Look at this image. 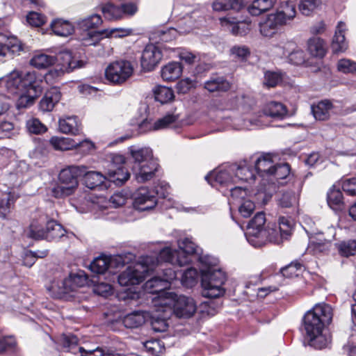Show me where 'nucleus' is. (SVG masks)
<instances>
[{"label":"nucleus","mask_w":356,"mask_h":356,"mask_svg":"<svg viewBox=\"0 0 356 356\" xmlns=\"http://www.w3.org/2000/svg\"><path fill=\"white\" fill-rule=\"evenodd\" d=\"M5 87L11 94L27 92L31 89L39 91L43 77L35 71L26 73L15 69L4 77Z\"/></svg>","instance_id":"obj_3"},{"label":"nucleus","mask_w":356,"mask_h":356,"mask_svg":"<svg viewBox=\"0 0 356 356\" xmlns=\"http://www.w3.org/2000/svg\"><path fill=\"white\" fill-rule=\"evenodd\" d=\"M156 302L157 300L154 302L155 309L150 314L152 328L156 332H165L168 327L167 319L172 315V310L169 307L161 306Z\"/></svg>","instance_id":"obj_16"},{"label":"nucleus","mask_w":356,"mask_h":356,"mask_svg":"<svg viewBox=\"0 0 356 356\" xmlns=\"http://www.w3.org/2000/svg\"><path fill=\"white\" fill-rule=\"evenodd\" d=\"M321 4V0H301L299 3V10L302 15L308 16L320 8Z\"/></svg>","instance_id":"obj_59"},{"label":"nucleus","mask_w":356,"mask_h":356,"mask_svg":"<svg viewBox=\"0 0 356 356\" xmlns=\"http://www.w3.org/2000/svg\"><path fill=\"white\" fill-rule=\"evenodd\" d=\"M337 247L340 254L343 257L356 254V240L341 241L337 244Z\"/></svg>","instance_id":"obj_57"},{"label":"nucleus","mask_w":356,"mask_h":356,"mask_svg":"<svg viewBox=\"0 0 356 356\" xmlns=\"http://www.w3.org/2000/svg\"><path fill=\"white\" fill-rule=\"evenodd\" d=\"M332 104L329 100H323L312 106V112L316 120H326L330 118Z\"/></svg>","instance_id":"obj_38"},{"label":"nucleus","mask_w":356,"mask_h":356,"mask_svg":"<svg viewBox=\"0 0 356 356\" xmlns=\"http://www.w3.org/2000/svg\"><path fill=\"white\" fill-rule=\"evenodd\" d=\"M159 267V270H161V275H156L148 280L144 285V289L149 293H159V295L153 298V303L156 300L159 299L161 296H165L172 294V292L165 291V289L170 286V283L177 278V271L176 266L170 265V263H165L159 259V263L155 264L152 270ZM149 271H152L150 270Z\"/></svg>","instance_id":"obj_4"},{"label":"nucleus","mask_w":356,"mask_h":356,"mask_svg":"<svg viewBox=\"0 0 356 356\" xmlns=\"http://www.w3.org/2000/svg\"><path fill=\"white\" fill-rule=\"evenodd\" d=\"M299 194L292 191L283 192L278 198V204L283 208L296 207L298 204Z\"/></svg>","instance_id":"obj_50"},{"label":"nucleus","mask_w":356,"mask_h":356,"mask_svg":"<svg viewBox=\"0 0 356 356\" xmlns=\"http://www.w3.org/2000/svg\"><path fill=\"white\" fill-rule=\"evenodd\" d=\"M282 232L280 230L279 226L276 225H272L271 227H268L266 229V240H269L276 244L281 243L284 240L287 239L289 236H284L282 234Z\"/></svg>","instance_id":"obj_58"},{"label":"nucleus","mask_w":356,"mask_h":356,"mask_svg":"<svg viewBox=\"0 0 356 356\" xmlns=\"http://www.w3.org/2000/svg\"><path fill=\"white\" fill-rule=\"evenodd\" d=\"M22 50V45L18 41L15 40L13 42L10 41L4 45L0 44V56L5 57L8 55L11 56L19 54Z\"/></svg>","instance_id":"obj_60"},{"label":"nucleus","mask_w":356,"mask_h":356,"mask_svg":"<svg viewBox=\"0 0 356 356\" xmlns=\"http://www.w3.org/2000/svg\"><path fill=\"white\" fill-rule=\"evenodd\" d=\"M176 270L177 271V276L179 275H181V282L184 286L187 288H192L197 284L198 278V272L195 268H189L187 270H186L183 273L177 270Z\"/></svg>","instance_id":"obj_52"},{"label":"nucleus","mask_w":356,"mask_h":356,"mask_svg":"<svg viewBox=\"0 0 356 356\" xmlns=\"http://www.w3.org/2000/svg\"><path fill=\"white\" fill-rule=\"evenodd\" d=\"M61 97V93L56 87L51 88L48 90L40 102V108L43 112L52 111L56 104H57Z\"/></svg>","instance_id":"obj_26"},{"label":"nucleus","mask_w":356,"mask_h":356,"mask_svg":"<svg viewBox=\"0 0 356 356\" xmlns=\"http://www.w3.org/2000/svg\"><path fill=\"white\" fill-rule=\"evenodd\" d=\"M276 50L277 54L282 51V56L286 58L290 63L298 65L302 64L305 60L304 51L292 41L286 42L282 46H278Z\"/></svg>","instance_id":"obj_19"},{"label":"nucleus","mask_w":356,"mask_h":356,"mask_svg":"<svg viewBox=\"0 0 356 356\" xmlns=\"http://www.w3.org/2000/svg\"><path fill=\"white\" fill-rule=\"evenodd\" d=\"M234 179L235 184L239 181H248L255 179V173L253 170H251L246 165H237V169L234 170Z\"/></svg>","instance_id":"obj_53"},{"label":"nucleus","mask_w":356,"mask_h":356,"mask_svg":"<svg viewBox=\"0 0 356 356\" xmlns=\"http://www.w3.org/2000/svg\"><path fill=\"white\" fill-rule=\"evenodd\" d=\"M153 93L155 100L161 104L168 103L175 98L173 90L170 88L163 86H155Z\"/></svg>","instance_id":"obj_48"},{"label":"nucleus","mask_w":356,"mask_h":356,"mask_svg":"<svg viewBox=\"0 0 356 356\" xmlns=\"http://www.w3.org/2000/svg\"><path fill=\"white\" fill-rule=\"evenodd\" d=\"M84 165H71L63 169L58 175V183L51 189V194L62 198L73 194L79 186L78 177L82 176Z\"/></svg>","instance_id":"obj_7"},{"label":"nucleus","mask_w":356,"mask_h":356,"mask_svg":"<svg viewBox=\"0 0 356 356\" xmlns=\"http://www.w3.org/2000/svg\"><path fill=\"white\" fill-rule=\"evenodd\" d=\"M125 158L118 154L111 155V162L108 169V179L116 184H123L129 178V173L125 169L124 164Z\"/></svg>","instance_id":"obj_13"},{"label":"nucleus","mask_w":356,"mask_h":356,"mask_svg":"<svg viewBox=\"0 0 356 356\" xmlns=\"http://www.w3.org/2000/svg\"><path fill=\"white\" fill-rule=\"evenodd\" d=\"M16 200L15 195L10 192L3 193L0 199V217L5 219L8 218L11 211L12 207Z\"/></svg>","instance_id":"obj_49"},{"label":"nucleus","mask_w":356,"mask_h":356,"mask_svg":"<svg viewBox=\"0 0 356 356\" xmlns=\"http://www.w3.org/2000/svg\"><path fill=\"white\" fill-rule=\"evenodd\" d=\"M275 163L270 154H262L254 161V171L260 177H270Z\"/></svg>","instance_id":"obj_24"},{"label":"nucleus","mask_w":356,"mask_h":356,"mask_svg":"<svg viewBox=\"0 0 356 356\" xmlns=\"http://www.w3.org/2000/svg\"><path fill=\"white\" fill-rule=\"evenodd\" d=\"M263 113L266 116L277 120H282L288 116L287 108L282 103L278 102L267 103L263 108Z\"/></svg>","instance_id":"obj_31"},{"label":"nucleus","mask_w":356,"mask_h":356,"mask_svg":"<svg viewBox=\"0 0 356 356\" xmlns=\"http://www.w3.org/2000/svg\"><path fill=\"white\" fill-rule=\"evenodd\" d=\"M49 221L46 215H40L38 218L34 217L29 227L27 236L35 240L43 239L47 222Z\"/></svg>","instance_id":"obj_23"},{"label":"nucleus","mask_w":356,"mask_h":356,"mask_svg":"<svg viewBox=\"0 0 356 356\" xmlns=\"http://www.w3.org/2000/svg\"><path fill=\"white\" fill-rule=\"evenodd\" d=\"M143 346L147 353L152 355L156 356L163 353L165 348L163 343L157 339H152L145 341L143 343Z\"/></svg>","instance_id":"obj_62"},{"label":"nucleus","mask_w":356,"mask_h":356,"mask_svg":"<svg viewBox=\"0 0 356 356\" xmlns=\"http://www.w3.org/2000/svg\"><path fill=\"white\" fill-rule=\"evenodd\" d=\"M102 22V17L97 14H93L77 20L76 26L82 31L80 40L83 44V38L86 33L101 32V31H92V29L99 27Z\"/></svg>","instance_id":"obj_22"},{"label":"nucleus","mask_w":356,"mask_h":356,"mask_svg":"<svg viewBox=\"0 0 356 356\" xmlns=\"http://www.w3.org/2000/svg\"><path fill=\"white\" fill-rule=\"evenodd\" d=\"M134 72V67L131 62L120 60L111 63L105 70V77L107 81L114 84L125 82Z\"/></svg>","instance_id":"obj_10"},{"label":"nucleus","mask_w":356,"mask_h":356,"mask_svg":"<svg viewBox=\"0 0 356 356\" xmlns=\"http://www.w3.org/2000/svg\"><path fill=\"white\" fill-rule=\"evenodd\" d=\"M123 266L122 259L121 257L118 256L113 258L107 257L105 256H100L95 258L90 264V269L92 272L96 274H104L107 270L109 273H115L112 270L113 266Z\"/></svg>","instance_id":"obj_18"},{"label":"nucleus","mask_w":356,"mask_h":356,"mask_svg":"<svg viewBox=\"0 0 356 356\" xmlns=\"http://www.w3.org/2000/svg\"><path fill=\"white\" fill-rule=\"evenodd\" d=\"M49 143L56 150L65 151L76 148V140L70 138L53 136Z\"/></svg>","instance_id":"obj_46"},{"label":"nucleus","mask_w":356,"mask_h":356,"mask_svg":"<svg viewBox=\"0 0 356 356\" xmlns=\"http://www.w3.org/2000/svg\"><path fill=\"white\" fill-rule=\"evenodd\" d=\"M346 29V24L343 22H339L336 27L332 42V49L334 53L345 51L348 48L345 39Z\"/></svg>","instance_id":"obj_28"},{"label":"nucleus","mask_w":356,"mask_h":356,"mask_svg":"<svg viewBox=\"0 0 356 356\" xmlns=\"http://www.w3.org/2000/svg\"><path fill=\"white\" fill-rule=\"evenodd\" d=\"M131 33V29L122 28L107 29L101 31V32L86 33L83 38V45L102 47L99 43L104 38H123L129 35Z\"/></svg>","instance_id":"obj_12"},{"label":"nucleus","mask_w":356,"mask_h":356,"mask_svg":"<svg viewBox=\"0 0 356 356\" xmlns=\"http://www.w3.org/2000/svg\"><path fill=\"white\" fill-rule=\"evenodd\" d=\"M161 306L170 307L177 316L188 318L196 311V305L193 298L172 293L165 296H161L156 302Z\"/></svg>","instance_id":"obj_8"},{"label":"nucleus","mask_w":356,"mask_h":356,"mask_svg":"<svg viewBox=\"0 0 356 356\" xmlns=\"http://www.w3.org/2000/svg\"><path fill=\"white\" fill-rule=\"evenodd\" d=\"M157 202L154 190L147 187H140L133 194V206L138 211L151 210L156 206Z\"/></svg>","instance_id":"obj_14"},{"label":"nucleus","mask_w":356,"mask_h":356,"mask_svg":"<svg viewBox=\"0 0 356 356\" xmlns=\"http://www.w3.org/2000/svg\"><path fill=\"white\" fill-rule=\"evenodd\" d=\"M43 89L44 83H40V88L38 92L35 91L34 89H31L27 92H20L17 94L19 95V97L15 103L16 108L21 111L29 108L33 106L37 97L42 93Z\"/></svg>","instance_id":"obj_25"},{"label":"nucleus","mask_w":356,"mask_h":356,"mask_svg":"<svg viewBox=\"0 0 356 356\" xmlns=\"http://www.w3.org/2000/svg\"><path fill=\"white\" fill-rule=\"evenodd\" d=\"M100 9L106 19L109 21L118 20L122 18V12L120 6L111 3L100 6Z\"/></svg>","instance_id":"obj_45"},{"label":"nucleus","mask_w":356,"mask_h":356,"mask_svg":"<svg viewBox=\"0 0 356 356\" xmlns=\"http://www.w3.org/2000/svg\"><path fill=\"white\" fill-rule=\"evenodd\" d=\"M70 287L67 282V275L57 271L54 273L52 278L47 284V289L54 298H67L70 293Z\"/></svg>","instance_id":"obj_15"},{"label":"nucleus","mask_w":356,"mask_h":356,"mask_svg":"<svg viewBox=\"0 0 356 356\" xmlns=\"http://www.w3.org/2000/svg\"><path fill=\"white\" fill-rule=\"evenodd\" d=\"M56 62L55 56L44 53H37L31 59L30 64L38 69H45Z\"/></svg>","instance_id":"obj_40"},{"label":"nucleus","mask_w":356,"mask_h":356,"mask_svg":"<svg viewBox=\"0 0 356 356\" xmlns=\"http://www.w3.org/2000/svg\"><path fill=\"white\" fill-rule=\"evenodd\" d=\"M304 266L299 262H291L288 266L282 268L281 273L284 277L292 278L298 277L303 270Z\"/></svg>","instance_id":"obj_61"},{"label":"nucleus","mask_w":356,"mask_h":356,"mask_svg":"<svg viewBox=\"0 0 356 356\" xmlns=\"http://www.w3.org/2000/svg\"><path fill=\"white\" fill-rule=\"evenodd\" d=\"M328 242L327 240L309 237V243L307 251L313 254L324 252L328 250Z\"/></svg>","instance_id":"obj_54"},{"label":"nucleus","mask_w":356,"mask_h":356,"mask_svg":"<svg viewBox=\"0 0 356 356\" xmlns=\"http://www.w3.org/2000/svg\"><path fill=\"white\" fill-rule=\"evenodd\" d=\"M159 263L156 256L146 255L140 261L129 266L118 276V282L121 286L136 285L142 282L155 264Z\"/></svg>","instance_id":"obj_5"},{"label":"nucleus","mask_w":356,"mask_h":356,"mask_svg":"<svg viewBox=\"0 0 356 356\" xmlns=\"http://www.w3.org/2000/svg\"><path fill=\"white\" fill-rule=\"evenodd\" d=\"M66 231L63 226L55 220H51L47 222L46 231L43 239L47 241H57L63 238Z\"/></svg>","instance_id":"obj_36"},{"label":"nucleus","mask_w":356,"mask_h":356,"mask_svg":"<svg viewBox=\"0 0 356 356\" xmlns=\"http://www.w3.org/2000/svg\"><path fill=\"white\" fill-rule=\"evenodd\" d=\"M183 68L178 62H171L161 69V77L165 81H173L181 75Z\"/></svg>","instance_id":"obj_35"},{"label":"nucleus","mask_w":356,"mask_h":356,"mask_svg":"<svg viewBox=\"0 0 356 356\" xmlns=\"http://www.w3.org/2000/svg\"><path fill=\"white\" fill-rule=\"evenodd\" d=\"M56 59L58 62V66L66 72H72L83 65V62L76 58L72 51L67 49L60 51Z\"/></svg>","instance_id":"obj_21"},{"label":"nucleus","mask_w":356,"mask_h":356,"mask_svg":"<svg viewBox=\"0 0 356 356\" xmlns=\"http://www.w3.org/2000/svg\"><path fill=\"white\" fill-rule=\"evenodd\" d=\"M275 19L269 15L265 21L259 24V31L263 36L271 38L277 33L278 28L281 26Z\"/></svg>","instance_id":"obj_41"},{"label":"nucleus","mask_w":356,"mask_h":356,"mask_svg":"<svg viewBox=\"0 0 356 356\" xmlns=\"http://www.w3.org/2000/svg\"><path fill=\"white\" fill-rule=\"evenodd\" d=\"M236 169V164L222 165L207 175L205 179L213 187H218V186L228 187L235 184L234 173Z\"/></svg>","instance_id":"obj_11"},{"label":"nucleus","mask_w":356,"mask_h":356,"mask_svg":"<svg viewBox=\"0 0 356 356\" xmlns=\"http://www.w3.org/2000/svg\"><path fill=\"white\" fill-rule=\"evenodd\" d=\"M242 6L240 0H216L212 5L216 11L239 10Z\"/></svg>","instance_id":"obj_51"},{"label":"nucleus","mask_w":356,"mask_h":356,"mask_svg":"<svg viewBox=\"0 0 356 356\" xmlns=\"http://www.w3.org/2000/svg\"><path fill=\"white\" fill-rule=\"evenodd\" d=\"M59 130L63 134L79 135L81 133V123L76 116L60 118L58 121Z\"/></svg>","instance_id":"obj_32"},{"label":"nucleus","mask_w":356,"mask_h":356,"mask_svg":"<svg viewBox=\"0 0 356 356\" xmlns=\"http://www.w3.org/2000/svg\"><path fill=\"white\" fill-rule=\"evenodd\" d=\"M179 119V115L177 113H167L163 118L158 119L151 126L150 129L153 131L161 130L172 127Z\"/></svg>","instance_id":"obj_42"},{"label":"nucleus","mask_w":356,"mask_h":356,"mask_svg":"<svg viewBox=\"0 0 356 356\" xmlns=\"http://www.w3.org/2000/svg\"><path fill=\"white\" fill-rule=\"evenodd\" d=\"M230 54L234 59L245 60L250 54V51L246 46L235 45L230 49Z\"/></svg>","instance_id":"obj_64"},{"label":"nucleus","mask_w":356,"mask_h":356,"mask_svg":"<svg viewBox=\"0 0 356 356\" xmlns=\"http://www.w3.org/2000/svg\"><path fill=\"white\" fill-rule=\"evenodd\" d=\"M277 1V0H254L248 10L250 15L259 16L271 9Z\"/></svg>","instance_id":"obj_37"},{"label":"nucleus","mask_w":356,"mask_h":356,"mask_svg":"<svg viewBox=\"0 0 356 356\" xmlns=\"http://www.w3.org/2000/svg\"><path fill=\"white\" fill-rule=\"evenodd\" d=\"M190 31V29L178 31L174 28L160 29L152 33L150 39L154 40L156 43L163 42H170L175 39L179 33H185Z\"/></svg>","instance_id":"obj_29"},{"label":"nucleus","mask_w":356,"mask_h":356,"mask_svg":"<svg viewBox=\"0 0 356 356\" xmlns=\"http://www.w3.org/2000/svg\"><path fill=\"white\" fill-rule=\"evenodd\" d=\"M200 261L205 266L201 269L202 296L209 298H217L223 296L225 293L223 285L226 281V275L216 266L218 259L204 256L200 258Z\"/></svg>","instance_id":"obj_2"},{"label":"nucleus","mask_w":356,"mask_h":356,"mask_svg":"<svg viewBox=\"0 0 356 356\" xmlns=\"http://www.w3.org/2000/svg\"><path fill=\"white\" fill-rule=\"evenodd\" d=\"M265 222V214L263 212H259L248 225L246 239L255 248L261 246L266 241V229H264Z\"/></svg>","instance_id":"obj_9"},{"label":"nucleus","mask_w":356,"mask_h":356,"mask_svg":"<svg viewBox=\"0 0 356 356\" xmlns=\"http://www.w3.org/2000/svg\"><path fill=\"white\" fill-rule=\"evenodd\" d=\"M333 316L332 307L325 302L316 304L303 318V329L310 346L316 349L327 348L331 342V336L325 327Z\"/></svg>","instance_id":"obj_1"},{"label":"nucleus","mask_w":356,"mask_h":356,"mask_svg":"<svg viewBox=\"0 0 356 356\" xmlns=\"http://www.w3.org/2000/svg\"><path fill=\"white\" fill-rule=\"evenodd\" d=\"M67 282L70 287V292L76 290L78 287L83 286L87 283V277L83 272L70 273L67 275Z\"/></svg>","instance_id":"obj_55"},{"label":"nucleus","mask_w":356,"mask_h":356,"mask_svg":"<svg viewBox=\"0 0 356 356\" xmlns=\"http://www.w3.org/2000/svg\"><path fill=\"white\" fill-rule=\"evenodd\" d=\"M61 344L66 351L74 354L79 353L78 338L73 334H63L60 339Z\"/></svg>","instance_id":"obj_56"},{"label":"nucleus","mask_w":356,"mask_h":356,"mask_svg":"<svg viewBox=\"0 0 356 356\" xmlns=\"http://www.w3.org/2000/svg\"><path fill=\"white\" fill-rule=\"evenodd\" d=\"M179 250H172L170 248L161 249L156 258L165 263L175 266H182L189 264L191 256L197 253V245L189 238H184L178 241Z\"/></svg>","instance_id":"obj_6"},{"label":"nucleus","mask_w":356,"mask_h":356,"mask_svg":"<svg viewBox=\"0 0 356 356\" xmlns=\"http://www.w3.org/2000/svg\"><path fill=\"white\" fill-rule=\"evenodd\" d=\"M26 128L30 134H41L47 130V127L38 119L32 118L26 122Z\"/></svg>","instance_id":"obj_63"},{"label":"nucleus","mask_w":356,"mask_h":356,"mask_svg":"<svg viewBox=\"0 0 356 356\" xmlns=\"http://www.w3.org/2000/svg\"><path fill=\"white\" fill-rule=\"evenodd\" d=\"M327 201L330 207L333 210H341L343 207L342 193L334 187L330 188L327 193Z\"/></svg>","instance_id":"obj_47"},{"label":"nucleus","mask_w":356,"mask_h":356,"mask_svg":"<svg viewBox=\"0 0 356 356\" xmlns=\"http://www.w3.org/2000/svg\"><path fill=\"white\" fill-rule=\"evenodd\" d=\"M157 163L153 161L144 165H140V168L132 169L136 179L138 182H145L151 179L155 171L157 170Z\"/></svg>","instance_id":"obj_30"},{"label":"nucleus","mask_w":356,"mask_h":356,"mask_svg":"<svg viewBox=\"0 0 356 356\" xmlns=\"http://www.w3.org/2000/svg\"><path fill=\"white\" fill-rule=\"evenodd\" d=\"M130 153L134 160L132 169L140 168V165L153 161L152 151L149 147L136 148L131 147Z\"/></svg>","instance_id":"obj_27"},{"label":"nucleus","mask_w":356,"mask_h":356,"mask_svg":"<svg viewBox=\"0 0 356 356\" xmlns=\"http://www.w3.org/2000/svg\"><path fill=\"white\" fill-rule=\"evenodd\" d=\"M163 56L161 47L153 44H147L142 54L141 66L146 71H151L159 64Z\"/></svg>","instance_id":"obj_17"},{"label":"nucleus","mask_w":356,"mask_h":356,"mask_svg":"<svg viewBox=\"0 0 356 356\" xmlns=\"http://www.w3.org/2000/svg\"><path fill=\"white\" fill-rule=\"evenodd\" d=\"M309 53L314 57L323 58L325 56L327 49L323 39L319 37H312L307 42Z\"/></svg>","instance_id":"obj_34"},{"label":"nucleus","mask_w":356,"mask_h":356,"mask_svg":"<svg viewBox=\"0 0 356 356\" xmlns=\"http://www.w3.org/2000/svg\"><path fill=\"white\" fill-rule=\"evenodd\" d=\"M146 318V313L142 311H135L124 317L123 324L127 328H136L144 324Z\"/></svg>","instance_id":"obj_39"},{"label":"nucleus","mask_w":356,"mask_h":356,"mask_svg":"<svg viewBox=\"0 0 356 356\" xmlns=\"http://www.w3.org/2000/svg\"><path fill=\"white\" fill-rule=\"evenodd\" d=\"M84 172L82 176L83 177V181L86 187L92 189L99 186H102L105 180L106 176L99 172L88 170L86 166L84 165Z\"/></svg>","instance_id":"obj_33"},{"label":"nucleus","mask_w":356,"mask_h":356,"mask_svg":"<svg viewBox=\"0 0 356 356\" xmlns=\"http://www.w3.org/2000/svg\"><path fill=\"white\" fill-rule=\"evenodd\" d=\"M53 32L58 36L66 37L74 31V26L68 22L63 19L54 20L51 24Z\"/></svg>","instance_id":"obj_44"},{"label":"nucleus","mask_w":356,"mask_h":356,"mask_svg":"<svg viewBox=\"0 0 356 356\" xmlns=\"http://www.w3.org/2000/svg\"><path fill=\"white\" fill-rule=\"evenodd\" d=\"M221 26L234 35H245L250 31V24L238 20L234 17L227 16L220 18Z\"/></svg>","instance_id":"obj_20"},{"label":"nucleus","mask_w":356,"mask_h":356,"mask_svg":"<svg viewBox=\"0 0 356 356\" xmlns=\"http://www.w3.org/2000/svg\"><path fill=\"white\" fill-rule=\"evenodd\" d=\"M204 88L209 92H225L230 88L229 83L223 77H211L204 83Z\"/></svg>","instance_id":"obj_43"}]
</instances>
